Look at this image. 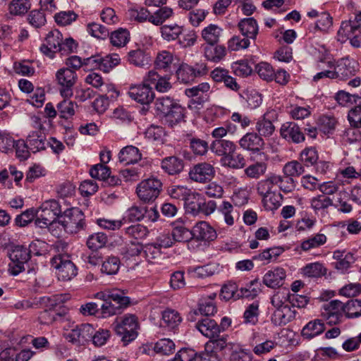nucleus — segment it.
<instances>
[{
    "instance_id": "nucleus-1",
    "label": "nucleus",
    "mask_w": 361,
    "mask_h": 361,
    "mask_svg": "<svg viewBox=\"0 0 361 361\" xmlns=\"http://www.w3.org/2000/svg\"><path fill=\"white\" fill-rule=\"evenodd\" d=\"M95 298L100 302L99 317L107 318L120 314L130 305V298L125 295L123 290H112L98 292Z\"/></svg>"
},
{
    "instance_id": "nucleus-2",
    "label": "nucleus",
    "mask_w": 361,
    "mask_h": 361,
    "mask_svg": "<svg viewBox=\"0 0 361 361\" xmlns=\"http://www.w3.org/2000/svg\"><path fill=\"white\" fill-rule=\"evenodd\" d=\"M36 211L37 218L35 224L42 228H48L56 223L57 219L60 220L62 214L60 202L54 199L44 201Z\"/></svg>"
},
{
    "instance_id": "nucleus-3",
    "label": "nucleus",
    "mask_w": 361,
    "mask_h": 361,
    "mask_svg": "<svg viewBox=\"0 0 361 361\" xmlns=\"http://www.w3.org/2000/svg\"><path fill=\"white\" fill-rule=\"evenodd\" d=\"M138 328L139 323L137 316L133 314H126L116 318L114 329L116 334L121 338L123 345H126L137 338Z\"/></svg>"
},
{
    "instance_id": "nucleus-4",
    "label": "nucleus",
    "mask_w": 361,
    "mask_h": 361,
    "mask_svg": "<svg viewBox=\"0 0 361 361\" xmlns=\"http://www.w3.org/2000/svg\"><path fill=\"white\" fill-rule=\"evenodd\" d=\"M326 63L327 68L334 69L336 79L346 80L354 76L357 70L358 63L349 57L342 58L334 63L331 61H326L325 59H321L318 61V68H322L321 64Z\"/></svg>"
},
{
    "instance_id": "nucleus-5",
    "label": "nucleus",
    "mask_w": 361,
    "mask_h": 361,
    "mask_svg": "<svg viewBox=\"0 0 361 361\" xmlns=\"http://www.w3.org/2000/svg\"><path fill=\"white\" fill-rule=\"evenodd\" d=\"M59 223L62 225L64 230L70 233H77L86 227L84 213L78 207L66 209L61 214Z\"/></svg>"
},
{
    "instance_id": "nucleus-6",
    "label": "nucleus",
    "mask_w": 361,
    "mask_h": 361,
    "mask_svg": "<svg viewBox=\"0 0 361 361\" xmlns=\"http://www.w3.org/2000/svg\"><path fill=\"white\" fill-rule=\"evenodd\" d=\"M51 265L56 270L58 279L68 281L78 274V268L66 254H59L51 259Z\"/></svg>"
},
{
    "instance_id": "nucleus-7",
    "label": "nucleus",
    "mask_w": 361,
    "mask_h": 361,
    "mask_svg": "<svg viewBox=\"0 0 361 361\" xmlns=\"http://www.w3.org/2000/svg\"><path fill=\"white\" fill-rule=\"evenodd\" d=\"M162 190V183L156 178H150L142 180L136 188V193L139 199L145 203L153 202L159 195Z\"/></svg>"
},
{
    "instance_id": "nucleus-8",
    "label": "nucleus",
    "mask_w": 361,
    "mask_h": 361,
    "mask_svg": "<svg viewBox=\"0 0 361 361\" xmlns=\"http://www.w3.org/2000/svg\"><path fill=\"white\" fill-rule=\"evenodd\" d=\"M56 81L61 95L71 98L73 95V87L78 81V74L70 68H59L56 73Z\"/></svg>"
},
{
    "instance_id": "nucleus-9",
    "label": "nucleus",
    "mask_w": 361,
    "mask_h": 361,
    "mask_svg": "<svg viewBox=\"0 0 361 361\" xmlns=\"http://www.w3.org/2000/svg\"><path fill=\"white\" fill-rule=\"evenodd\" d=\"M238 143L241 148L250 152L251 161H255L256 157L266 158L263 152L264 141L257 133H247L240 139Z\"/></svg>"
},
{
    "instance_id": "nucleus-10",
    "label": "nucleus",
    "mask_w": 361,
    "mask_h": 361,
    "mask_svg": "<svg viewBox=\"0 0 361 361\" xmlns=\"http://www.w3.org/2000/svg\"><path fill=\"white\" fill-rule=\"evenodd\" d=\"M8 257L11 263L8 264V271L12 276H17L25 271V264L30 259V255L24 245H15L12 247Z\"/></svg>"
},
{
    "instance_id": "nucleus-11",
    "label": "nucleus",
    "mask_w": 361,
    "mask_h": 361,
    "mask_svg": "<svg viewBox=\"0 0 361 361\" xmlns=\"http://www.w3.org/2000/svg\"><path fill=\"white\" fill-rule=\"evenodd\" d=\"M337 39L341 43H344L349 39L353 47H360L361 46V33L355 22H342L337 32Z\"/></svg>"
},
{
    "instance_id": "nucleus-12",
    "label": "nucleus",
    "mask_w": 361,
    "mask_h": 361,
    "mask_svg": "<svg viewBox=\"0 0 361 361\" xmlns=\"http://www.w3.org/2000/svg\"><path fill=\"white\" fill-rule=\"evenodd\" d=\"M207 73V66L203 63H195L193 66L182 63L176 71V75L180 82L187 84L193 82L197 78L206 75Z\"/></svg>"
},
{
    "instance_id": "nucleus-13",
    "label": "nucleus",
    "mask_w": 361,
    "mask_h": 361,
    "mask_svg": "<svg viewBox=\"0 0 361 361\" xmlns=\"http://www.w3.org/2000/svg\"><path fill=\"white\" fill-rule=\"evenodd\" d=\"M94 328L92 324L85 323L76 325L70 332L64 334L65 338L75 345H85L91 341Z\"/></svg>"
},
{
    "instance_id": "nucleus-14",
    "label": "nucleus",
    "mask_w": 361,
    "mask_h": 361,
    "mask_svg": "<svg viewBox=\"0 0 361 361\" xmlns=\"http://www.w3.org/2000/svg\"><path fill=\"white\" fill-rule=\"evenodd\" d=\"M278 120V113L275 109L268 110L260 117L255 124L257 133L262 137H269L275 131L274 123Z\"/></svg>"
},
{
    "instance_id": "nucleus-15",
    "label": "nucleus",
    "mask_w": 361,
    "mask_h": 361,
    "mask_svg": "<svg viewBox=\"0 0 361 361\" xmlns=\"http://www.w3.org/2000/svg\"><path fill=\"white\" fill-rule=\"evenodd\" d=\"M178 359L181 361H221L218 354L212 351L204 350L197 352L192 348H182L178 352Z\"/></svg>"
},
{
    "instance_id": "nucleus-16",
    "label": "nucleus",
    "mask_w": 361,
    "mask_h": 361,
    "mask_svg": "<svg viewBox=\"0 0 361 361\" xmlns=\"http://www.w3.org/2000/svg\"><path fill=\"white\" fill-rule=\"evenodd\" d=\"M215 175L214 167L207 162L198 163L194 165L189 171L190 178L197 183L210 182Z\"/></svg>"
},
{
    "instance_id": "nucleus-17",
    "label": "nucleus",
    "mask_w": 361,
    "mask_h": 361,
    "mask_svg": "<svg viewBox=\"0 0 361 361\" xmlns=\"http://www.w3.org/2000/svg\"><path fill=\"white\" fill-rule=\"evenodd\" d=\"M62 39L63 35L58 30L49 32L45 38L46 43L40 46V51L49 59H54Z\"/></svg>"
},
{
    "instance_id": "nucleus-18",
    "label": "nucleus",
    "mask_w": 361,
    "mask_h": 361,
    "mask_svg": "<svg viewBox=\"0 0 361 361\" xmlns=\"http://www.w3.org/2000/svg\"><path fill=\"white\" fill-rule=\"evenodd\" d=\"M128 94L131 99L142 104H150L155 97L149 83L132 85Z\"/></svg>"
},
{
    "instance_id": "nucleus-19",
    "label": "nucleus",
    "mask_w": 361,
    "mask_h": 361,
    "mask_svg": "<svg viewBox=\"0 0 361 361\" xmlns=\"http://www.w3.org/2000/svg\"><path fill=\"white\" fill-rule=\"evenodd\" d=\"M280 134L287 141L296 144L302 142L305 140L302 128L295 122L283 123L280 129Z\"/></svg>"
},
{
    "instance_id": "nucleus-20",
    "label": "nucleus",
    "mask_w": 361,
    "mask_h": 361,
    "mask_svg": "<svg viewBox=\"0 0 361 361\" xmlns=\"http://www.w3.org/2000/svg\"><path fill=\"white\" fill-rule=\"evenodd\" d=\"M193 239L197 241H214L217 234L216 230L206 221H200L192 228Z\"/></svg>"
},
{
    "instance_id": "nucleus-21",
    "label": "nucleus",
    "mask_w": 361,
    "mask_h": 361,
    "mask_svg": "<svg viewBox=\"0 0 361 361\" xmlns=\"http://www.w3.org/2000/svg\"><path fill=\"white\" fill-rule=\"evenodd\" d=\"M195 327L204 336L209 339L218 337L219 335V324L214 319L209 317L198 319L197 322L195 323Z\"/></svg>"
},
{
    "instance_id": "nucleus-22",
    "label": "nucleus",
    "mask_w": 361,
    "mask_h": 361,
    "mask_svg": "<svg viewBox=\"0 0 361 361\" xmlns=\"http://www.w3.org/2000/svg\"><path fill=\"white\" fill-rule=\"evenodd\" d=\"M210 76L216 82H224L227 88L233 91L237 92L240 88L236 79L230 75L226 69L220 67L216 68L211 72Z\"/></svg>"
},
{
    "instance_id": "nucleus-23",
    "label": "nucleus",
    "mask_w": 361,
    "mask_h": 361,
    "mask_svg": "<svg viewBox=\"0 0 361 361\" xmlns=\"http://www.w3.org/2000/svg\"><path fill=\"white\" fill-rule=\"evenodd\" d=\"M44 130V127L40 124L39 129L36 131H32L27 137L25 142L29 146L30 151L36 153L46 149V136L42 132Z\"/></svg>"
},
{
    "instance_id": "nucleus-24",
    "label": "nucleus",
    "mask_w": 361,
    "mask_h": 361,
    "mask_svg": "<svg viewBox=\"0 0 361 361\" xmlns=\"http://www.w3.org/2000/svg\"><path fill=\"white\" fill-rule=\"evenodd\" d=\"M286 277V273L284 269L276 267L264 274L263 283L269 288H278L283 286Z\"/></svg>"
},
{
    "instance_id": "nucleus-25",
    "label": "nucleus",
    "mask_w": 361,
    "mask_h": 361,
    "mask_svg": "<svg viewBox=\"0 0 361 361\" xmlns=\"http://www.w3.org/2000/svg\"><path fill=\"white\" fill-rule=\"evenodd\" d=\"M216 297V293L202 298L198 302V308L195 310L194 314H200L204 317H208L214 315L217 312V307L214 301Z\"/></svg>"
},
{
    "instance_id": "nucleus-26",
    "label": "nucleus",
    "mask_w": 361,
    "mask_h": 361,
    "mask_svg": "<svg viewBox=\"0 0 361 361\" xmlns=\"http://www.w3.org/2000/svg\"><path fill=\"white\" fill-rule=\"evenodd\" d=\"M185 109L176 102L161 119L168 126L173 128L180 122L185 121Z\"/></svg>"
},
{
    "instance_id": "nucleus-27",
    "label": "nucleus",
    "mask_w": 361,
    "mask_h": 361,
    "mask_svg": "<svg viewBox=\"0 0 361 361\" xmlns=\"http://www.w3.org/2000/svg\"><path fill=\"white\" fill-rule=\"evenodd\" d=\"M161 167L169 175H177L183 171L184 161L178 157L170 156L161 160Z\"/></svg>"
},
{
    "instance_id": "nucleus-28",
    "label": "nucleus",
    "mask_w": 361,
    "mask_h": 361,
    "mask_svg": "<svg viewBox=\"0 0 361 361\" xmlns=\"http://www.w3.org/2000/svg\"><path fill=\"white\" fill-rule=\"evenodd\" d=\"M145 81L149 82L150 85H154L155 89L159 92H166L172 87L169 78L160 76L154 70L148 72Z\"/></svg>"
},
{
    "instance_id": "nucleus-29",
    "label": "nucleus",
    "mask_w": 361,
    "mask_h": 361,
    "mask_svg": "<svg viewBox=\"0 0 361 361\" xmlns=\"http://www.w3.org/2000/svg\"><path fill=\"white\" fill-rule=\"evenodd\" d=\"M142 154L137 147L128 145L122 148L118 153V159L125 165L133 164L141 159Z\"/></svg>"
},
{
    "instance_id": "nucleus-30",
    "label": "nucleus",
    "mask_w": 361,
    "mask_h": 361,
    "mask_svg": "<svg viewBox=\"0 0 361 361\" xmlns=\"http://www.w3.org/2000/svg\"><path fill=\"white\" fill-rule=\"evenodd\" d=\"M210 149L216 155L224 157L231 152H233V150H236L237 146L232 141L224 139H217L212 142Z\"/></svg>"
},
{
    "instance_id": "nucleus-31",
    "label": "nucleus",
    "mask_w": 361,
    "mask_h": 361,
    "mask_svg": "<svg viewBox=\"0 0 361 361\" xmlns=\"http://www.w3.org/2000/svg\"><path fill=\"white\" fill-rule=\"evenodd\" d=\"M262 157H256L254 163L249 165L244 170L245 175L251 179H259L267 171V164L262 159Z\"/></svg>"
},
{
    "instance_id": "nucleus-32",
    "label": "nucleus",
    "mask_w": 361,
    "mask_h": 361,
    "mask_svg": "<svg viewBox=\"0 0 361 361\" xmlns=\"http://www.w3.org/2000/svg\"><path fill=\"white\" fill-rule=\"evenodd\" d=\"M202 48L205 58L212 62H219L226 54V47L223 45L204 44Z\"/></svg>"
},
{
    "instance_id": "nucleus-33",
    "label": "nucleus",
    "mask_w": 361,
    "mask_h": 361,
    "mask_svg": "<svg viewBox=\"0 0 361 361\" xmlns=\"http://www.w3.org/2000/svg\"><path fill=\"white\" fill-rule=\"evenodd\" d=\"M326 329L325 324L319 319L309 322L302 329V336L307 339H312L322 334Z\"/></svg>"
},
{
    "instance_id": "nucleus-34",
    "label": "nucleus",
    "mask_w": 361,
    "mask_h": 361,
    "mask_svg": "<svg viewBox=\"0 0 361 361\" xmlns=\"http://www.w3.org/2000/svg\"><path fill=\"white\" fill-rule=\"evenodd\" d=\"M221 163L222 166L233 169H243L246 166L245 158L242 154L236 152V150H233V152H231L227 156L221 157Z\"/></svg>"
},
{
    "instance_id": "nucleus-35",
    "label": "nucleus",
    "mask_w": 361,
    "mask_h": 361,
    "mask_svg": "<svg viewBox=\"0 0 361 361\" xmlns=\"http://www.w3.org/2000/svg\"><path fill=\"white\" fill-rule=\"evenodd\" d=\"M240 32L247 39H255L258 34V25L253 18H244L238 25Z\"/></svg>"
},
{
    "instance_id": "nucleus-36",
    "label": "nucleus",
    "mask_w": 361,
    "mask_h": 361,
    "mask_svg": "<svg viewBox=\"0 0 361 361\" xmlns=\"http://www.w3.org/2000/svg\"><path fill=\"white\" fill-rule=\"evenodd\" d=\"M202 204H203V196L197 192H191L184 202L186 213L193 216L199 215V209Z\"/></svg>"
},
{
    "instance_id": "nucleus-37",
    "label": "nucleus",
    "mask_w": 361,
    "mask_h": 361,
    "mask_svg": "<svg viewBox=\"0 0 361 361\" xmlns=\"http://www.w3.org/2000/svg\"><path fill=\"white\" fill-rule=\"evenodd\" d=\"M327 238L323 233H317L316 235H312L308 238L302 240L300 243V247L296 248V250H299V248L304 251L307 252L312 249L317 248L324 245L326 242Z\"/></svg>"
},
{
    "instance_id": "nucleus-38",
    "label": "nucleus",
    "mask_w": 361,
    "mask_h": 361,
    "mask_svg": "<svg viewBox=\"0 0 361 361\" xmlns=\"http://www.w3.org/2000/svg\"><path fill=\"white\" fill-rule=\"evenodd\" d=\"M78 107V104L70 100L69 98L64 99L57 104L56 108L60 118L68 120L71 118L75 113V109Z\"/></svg>"
},
{
    "instance_id": "nucleus-39",
    "label": "nucleus",
    "mask_w": 361,
    "mask_h": 361,
    "mask_svg": "<svg viewBox=\"0 0 361 361\" xmlns=\"http://www.w3.org/2000/svg\"><path fill=\"white\" fill-rule=\"evenodd\" d=\"M280 178L278 175L271 174L267 178L260 180L257 185L258 193L264 197L267 195L274 192L273 188L276 185H279Z\"/></svg>"
},
{
    "instance_id": "nucleus-40",
    "label": "nucleus",
    "mask_w": 361,
    "mask_h": 361,
    "mask_svg": "<svg viewBox=\"0 0 361 361\" xmlns=\"http://www.w3.org/2000/svg\"><path fill=\"white\" fill-rule=\"evenodd\" d=\"M127 61L135 66H144L149 63L150 56L140 49L132 50L128 53Z\"/></svg>"
},
{
    "instance_id": "nucleus-41",
    "label": "nucleus",
    "mask_w": 361,
    "mask_h": 361,
    "mask_svg": "<svg viewBox=\"0 0 361 361\" xmlns=\"http://www.w3.org/2000/svg\"><path fill=\"white\" fill-rule=\"evenodd\" d=\"M171 235L174 242L185 243L193 239L192 229L189 230L177 222L173 228Z\"/></svg>"
},
{
    "instance_id": "nucleus-42",
    "label": "nucleus",
    "mask_w": 361,
    "mask_h": 361,
    "mask_svg": "<svg viewBox=\"0 0 361 361\" xmlns=\"http://www.w3.org/2000/svg\"><path fill=\"white\" fill-rule=\"evenodd\" d=\"M222 30L216 25L210 24L202 31V37L207 44H216Z\"/></svg>"
},
{
    "instance_id": "nucleus-43",
    "label": "nucleus",
    "mask_w": 361,
    "mask_h": 361,
    "mask_svg": "<svg viewBox=\"0 0 361 361\" xmlns=\"http://www.w3.org/2000/svg\"><path fill=\"white\" fill-rule=\"evenodd\" d=\"M318 159V152L313 147L305 148L300 154L299 160L304 167L313 166Z\"/></svg>"
},
{
    "instance_id": "nucleus-44",
    "label": "nucleus",
    "mask_w": 361,
    "mask_h": 361,
    "mask_svg": "<svg viewBox=\"0 0 361 361\" xmlns=\"http://www.w3.org/2000/svg\"><path fill=\"white\" fill-rule=\"evenodd\" d=\"M30 8V0H11L8 6L9 13L13 16H23Z\"/></svg>"
},
{
    "instance_id": "nucleus-45",
    "label": "nucleus",
    "mask_w": 361,
    "mask_h": 361,
    "mask_svg": "<svg viewBox=\"0 0 361 361\" xmlns=\"http://www.w3.org/2000/svg\"><path fill=\"white\" fill-rule=\"evenodd\" d=\"M108 241L107 235L102 232L91 234L87 238L86 245L92 250H97L105 246Z\"/></svg>"
},
{
    "instance_id": "nucleus-46",
    "label": "nucleus",
    "mask_w": 361,
    "mask_h": 361,
    "mask_svg": "<svg viewBox=\"0 0 361 361\" xmlns=\"http://www.w3.org/2000/svg\"><path fill=\"white\" fill-rule=\"evenodd\" d=\"M228 336L223 335L218 337L210 338L206 343L204 348L207 351H212L214 353H216L218 351L224 350L228 345Z\"/></svg>"
},
{
    "instance_id": "nucleus-47",
    "label": "nucleus",
    "mask_w": 361,
    "mask_h": 361,
    "mask_svg": "<svg viewBox=\"0 0 361 361\" xmlns=\"http://www.w3.org/2000/svg\"><path fill=\"white\" fill-rule=\"evenodd\" d=\"M183 27L177 24L164 25L161 27L162 37L167 41L175 40L183 33Z\"/></svg>"
},
{
    "instance_id": "nucleus-48",
    "label": "nucleus",
    "mask_w": 361,
    "mask_h": 361,
    "mask_svg": "<svg viewBox=\"0 0 361 361\" xmlns=\"http://www.w3.org/2000/svg\"><path fill=\"white\" fill-rule=\"evenodd\" d=\"M337 121L335 117L323 115L318 119V126L321 132L326 135L332 134L336 128Z\"/></svg>"
},
{
    "instance_id": "nucleus-49",
    "label": "nucleus",
    "mask_w": 361,
    "mask_h": 361,
    "mask_svg": "<svg viewBox=\"0 0 361 361\" xmlns=\"http://www.w3.org/2000/svg\"><path fill=\"white\" fill-rule=\"evenodd\" d=\"M121 265L120 259L118 257H108L102 264L101 271L107 275H114L118 273Z\"/></svg>"
},
{
    "instance_id": "nucleus-50",
    "label": "nucleus",
    "mask_w": 361,
    "mask_h": 361,
    "mask_svg": "<svg viewBox=\"0 0 361 361\" xmlns=\"http://www.w3.org/2000/svg\"><path fill=\"white\" fill-rule=\"evenodd\" d=\"M130 39V33L126 29L119 28L111 32L110 41L112 45L118 47L125 46Z\"/></svg>"
},
{
    "instance_id": "nucleus-51",
    "label": "nucleus",
    "mask_w": 361,
    "mask_h": 361,
    "mask_svg": "<svg viewBox=\"0 0 361 361\" xmlns=\"http://www.w3.org/2000/svg\"><path fill=\"white\" fill-rule=\"evenodd\" d=\"M311 207L315 211H324L334 205L331 198L324 195H318L311 199Z\"/></svg>"
},
{
    "instance_id": "nucleus-52",
    "label": "nucleus",
    "mask_w": 361,
    "mask_h": 361,
    "mask_svg": "<svg viewBox=\"0 0 361 361\" xmlns=\"http://www.w3.org/2000/svg\"><path fill=\"white\" fill-rule=\"evenodd\" d=\"M176 102L169 97H161L156 99L155 110L161 118L167 113Z\"/></svg>"
},
{
    "instance_id": "nucleus-53",
    "label": "nucleus",
    "mask_w": 361,
    "mask_h": 361,
    "mask_svg": "<svg viewBox=\"0 0 361 361\" xmlns=\"http://www.w3.org/2000/svg\"><path fill=\"white\" fill-rule=\"evenodd\" d=\"M100 59L99 70L104 73H109L114 67L118 66L121 61V59L117 54H108L105 56L100 55Z\"/></svg>"
},
{
    "instance_id": "nucleus-54",
    "label": "nucleus",
    "mask_w": 361,
    "mask_h": 361,
    "mask_svg": "<svg viewBox=\"0 0 361 361\" xmlns=\"http://www.w3.org/2000/svg\"><path fill=\"white\" fill-rule=\"evenodd\" d=\"M302 270L304 275L312 278H319L326 274V269L319 262L308 264Z\"/></svg>"
},
{
    "instance_id": "nucleus-55",
    "label": "nucleus",
    "mask_w": 361,
    "mask_h": 361,
    "mask_svg": "<svg viewBox=\"0 0 361 361\" xmlns=\"http://www.w3.org/2000/svg\"><path fill=\"white\" fill-rule=\"evenodd\" d=\"M162 320L166 326L174 329L181 322L182 318L177 311L167 309L162 312Z\"/></svg>"
},
{
    "instance_id": "nucleus-56",
    "label": "nucleus",
    "mask_w": 361,
    "mask_h": 361,
    "mask_svg": "<svg viewBox=\"0 0 361 361\" xmlns=\"http://www.w3.org/2000/svg\"><path fill=\"white\" fill-rule=\"evenodd\" d=\"M259 302L256 300L249 305L243 314V318L246 324H256L259 314Z\"/></svg>"
},
{
    "instance_id": "nucleus-57",
    "label": "nucleus",
    "mask_w": 361,
    "mask_h": 361,
    "mask_svg": "<svg viewBox=\"0 0 361 361\" xmlns=\"http://www.w3.org/2000/svg\"><path fill=\"white\" fill-rule=\"evenodd\" d=\"M345 314L348 319L361 316V300L351 299L345 303Z\"/></svg>"
},
{
    "instance_id": "nucleus-58",
    "label": "nucleus",
    "mask_w": 361,
    "mask_h": 361,
    "mask_svg": "<svg viewBox=\"0 0 361 361\" xmlns=\"http://www.w3.org/2000/svg\"><path fill=\"white\" fill-rule=\"evenodd\" d=\"M173 14V10L169 7H161L158 9L153 15L149 17V22L155 25H161L166 19Z\"/></svg>"
},
{
    "instance_id": "nucleus-59",
    "label": "nucleus",
    "mask_w": 361,
    "mask_h": 361,
    "mask_svg": "<svg viewBox=\"0 0 361 361\" xmlns=\"http://www.w3.org/2000/svg\"><path fill=\"white\" fill-rule=\"evenodd\" d=\"M283 173L291 177L300 176L305 173V167L299 161H291L286 163L283 168Z\"/></svg>"
},
{
    "instance_id": "nucleus-60",
    "label": "nucleus",
    "mask_w": 361,
    "mask_h": 361,
    "mask_svg": "<svg viewBox=\"0 0 361 361\" xmlns=\"http://www.w3.org/2000/svg\"><path fill=\"white\" fill-rule=\"evenodd\" d=\"M68 299L66 295H54L51 297H41L39 302L44 305L46 307L55 310L57 306H60Z\"/></svg>"
},
{
    "instance_id": "nucleus-61",
    "label": "nucleus",
    "mask_w": 361,
    "mask_h": 361,
    "mask_svg": "<svg viewBox=\"0 0 361 361\" xmlns=\"http://www.w3.org/2000/svg\"><path fill=\"white\" fill-rule=\"evenodd\" d=\"M154 350L157 353L168 355L174 352L175 343L169 338H162L154 344Z\"/></svg>"
},
{
    "instance_id": "nucleus-62",
    "label": "nucleus",
    "mask_w": 361,
    "mask_h": 361,
    "mask_svg": "<svg viewBox=\"0 0 361 361\" xmlns=\"http://www.w3.org/2000/svg\"><path fill=\"white\" fill-rule=\"evenodd\" d=\"M216 209L224 216V221L227 225L232 226L234 224V207L230 202L223 201Z\"/></svg>"
},
{
    "instance_id": "nucleus-63",
    "label": "nucleus",
    "mask_w": 361,
    "mask_h": 361,
    "mask_svg": "<svg viewBox=\"0 0 361 361\" xmlns=\"http://www.w3.org/2000/svg\"><path fill=\"white\" fill-rule=\"evenodd\" d=\"M173 54L167 51L159 53L155 60V68L167 71L173 62Z\"/></svg>"
},
{
    "instance_id": "nucleus-64",
    "label": "nucleus",
    "mask_w": 361,
    "mask_h": 361,
    "mask_svg": "<svg viewBox=\"0 0 361 361\" xmlns=\"http://www.w3.org/2000/svg\"><path fill=\"white\" fill-rule=\"evenodd\" d=\"M190 148L195 155L203 156L209 149L208 142L198 137L189 139Z\"/></svg>"
}]
</instances>
